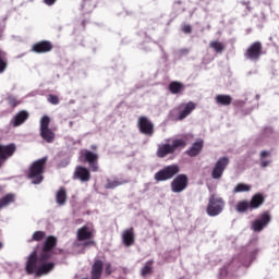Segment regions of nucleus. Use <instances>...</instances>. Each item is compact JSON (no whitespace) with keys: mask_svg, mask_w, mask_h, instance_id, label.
<instances>
[{"mask_svg":"<svg viewBox=\"0 0 279 279\" xmlns=\"http://www.w3.org/2000/svg\"><path fill=\"white\" fill-rule=\"evenodd\" d=\"M0 193H1V187H0Z\"/></svg>","mask_w":279,"mask_h":279,"instance_id":"46","label":"nucleus"},{"mask_svg":"<svg viewBox=\"0 0 279 279\" xmlns=\"http://www.w3.org/2000/svg\"><path fill=\"white\" fill-rule=\"evenodd\" d=\"M235 210L236 213H247L248 210H252V207L248 201H240L235 206Z\"/></svg>","mask_w":279,"mask_h":279,"instance_id":"29","label":"nucleus"},{"mask_svg":"<svg viewBox=\"0 0 279 279\" xmlns=\"http://www.w3.org/2000/svg\"><path fill=\"white\" fill-rule=\"evenodd\" d=\"M93 236H95V234H94L93 230H90V228H88V226H83L80 229H77V231H76V239L80 242L90 241V239H93Z\"/></svg>","mask_w":279,"mask_h":279,"instance_id":"16","label":"nucleus"},{"mask_svg":"<svg viewBox=\"0 0 279 279\" xmlns=\"http://www.w3.org/2000/svg\"><path fill=\"white\" fill-rule=\"evenodd\" d=\"M27 119H29V112H27L25 110L19 111L13 117V120H12L13 128H20V125H23V123H25V121H27Z\"/></svg>","mask_w":279,"mask_h":279,"instance_id":"19","label":"nucleus"},{"mask_svg":"<svg viewBox=\"0 0 279 279\" xmlns=\"http://www.w3.org/2000/svg\"><path fill=\"white\" fill-rule=\"evenodd\" d=\"M8 69V53L0 50V73H3Z\"/></svg>","mask_w":279,"mask_h":279,"instance_id":"32","label":"nucleus"},{"mask_svg":"<svg viewBox=\"0 0 279 279\" xmlns=\"http://www.w3.org/2000/svg\"><path fill=\"white\" fill-rule=\"evenodd\" d=\"M39 134L46 143H53V141H56V133L51 129L40 130Z\"/></svg>","mask_w":279,"mask_h":279,"instance_id":"22","label":"nucleus"},{"mask_svg":"<svg viewBox=\"0 0 279 279\" xmlns=\"http://www.w3.org/2000/svg\"><path fill=\"white\" fill-rule=\"evenodd\" d=\"M209 47L216 51V53H223V50L226 49V46L221 41H210Z\"/></svg>","mask_w":279,"mask_h":279,"instance_id":"33","label":"nucleus"},{"mask_svg":"<svg viewBox=\"0 0 279 279\" xmlns=\"http://www.w3.org/2000/svg\"><path fill=\"white\" fill-rule=\"evenodd\" d=\"M50 123H51V119L49 118V116L41 117L39 131L40 130H49V124Z\"/></svg>","mask_w":279,"mask_h":279,"instance_id":"36","label":"nucleus"},{"mask_svg":"<svg viewBox=\"0 0 279 279\" xmlns=\"http://www.w3.org/2000/svg\"><path fill=\"white\" fill-rule=\"evenodd\" d=\"M5 102L7 106L9 108V110L12 112L17 106H21V100H19V98H16V96L14 95H9L5 98Z\"/></svg>","mask_w":279,"mask_h":279,"instance_id":"26","label":"nucleus"},{"mask_svg":"<svg viewBox=\"0 0 279 279\" xmlns=\"http://www.w3.org/2000/svg\"><path fill=\"white\" fill-rule=\"evenodd\" d=\"M122 243L125 247H132L136 243V235H134V228H129L122 232Z\"/></svg>","mask_w":279,"mask_h":279,"instance_id":"15","label":"nucleus"},{"mask_svg":"<svg viewBox=\"0 0 279 279\" xmlns=\"http://www.w3.org/2000/svg\"><path fill=\"white\" fill-rule=\"evenodd\" d=\"M48 101L52 106H58V104H60V98L58 96L53 95V94H49L48 95Z\"/></svg>","mask_w":279,"mask_h":279,"instance_id":"37","label":"nucleus"},{"mask_svg":"<svg viewBox=\"0 0 279 279\" xmlns=\"http://www.w3.org/2000/svg\"><path fill=\"white\" fill-rule=\"evenodd\" d=\"M195 109V102L190 101L184 106V109L179 112L178 121H183Z\"/></svg>","mask_w":279,"mask_h":279,"instance_id":"21","label":"nucleus"},{"mask_svg":"<svg viewBox=\"0 0 279 279\" xmlns=\"http://www.w3.org/2000/svg\"><path fill=\"white\" fill-rule=\"evenodd\" d=\"M234 106H243V101L238 100V101L234 102Z\"/></svg>","mask_w":279,"mask_h":279,"instance_id":"42","label":"nucleus"},{"mask_svg":"<svg viewBox=\"0 0 279 279\" xmlns=\"http://www.w3.org/2000/svg\"><path fill=\"white\" fill-rule=\"evenodd\" d=\"M169 90L172 95H180L185 88L184 84L178 81H173L169 84Z\"/></svg>","mask_w":279,"mask_h":279,"instance_id":"24","label":"nucleus"},{"mask_svg":"<svg viewBox=\"0 0 279 279\" xmlns=\"http://www.w3.org/2000/svg\"><path fill=\"white\" fill-rule=\"evenodd\" d=\"M123 184H125V182L119 181L118 179H114V180L108 179L107 183L105 185V189H111L112 190V189H117V186H121Z\"/></svg>","mask_w":279,"mask_h":279,"instance_id":"34","label":"nucleus"},{"mask_svg":"<svg viewBox=\"0 0 279 279\" xmlns=\"http://www.w3.org/2000/svg\"><path fill=\"white\" fill-rule=\"evenodd\" d=\"M47 157L40 158L35 160L29 169H28V173H27V178L29 180H33V184H40V182H43V180H45L44 173H45V169L47 168Z\"/></svg>","mask_w":279,"mask_h":279,"instance_id":"2","label":"nucleus"},{"mask_svg":"<svg viewBox=\"0 0 279 279\" xmlns=\"http://www.w3.org/2000/svg\"><path fill=\"white\" fill-rule=\"evenodd\" d=\"M10 204H14V194H7L0 198V210L1 208H5V206H10Z\"/></svg>","mask_w":279,"mask_h":279,"instance_id":"31","label":"nucleus"},{"mask_svg":"<svg viewBox=\"0 0 279 279\" xmlns=\"http://www.w3.org/2000/svg\"><path fill=\"white\" fill-rule=\"evenodd\" d=\"M226 208V201L216 194H211L208 199L206 207V213L209 217H218V215L223 213Z\"/></svg>","mask_w":279,"mask_h":279,"instance_id":"4","label":"nucleus"},{"mask_svg":"<svg viewBox=\"0 0 279 279\" xmlns=\"http://www.w3.org/2000/svg\"><path fill=\"white\" fill-rule=\"evenodd\" d=\"M268 223H271V214H269V211H264L252 222V230L254 232H263Z\"/></svg>","mask_w":279,"mask_h":279,"instance_id":"7","label":"nucleus"},{"mask_svg":"<svg viewBox=\"0 0 279 279\" xmlns=\"http://www.w3.org/2000/svg\"><path fill=\"white\" fill-rule=\"evenodd\" d=\"M58 246V238L56 235H48L44 243L41 244L40 252L38 253L37 245L36 248L28 255L25 271L28 276L35 274L36 278H40V276H47L49 271H53V267L56 264L47 263L53 256V250Z\"/></svg>","mask_w":279,"mask_h":279,"instance_id":"1","label":"nucleus"},{"mask_svg":"<svg viewBox=\"0 0 279 279\" xmlns=\"http://www.w3.org/2000/svg\"><path fill=\"white\" fill-rule=\"evenodd\" d=\"M90 149H93V151L97 150V145H92Z\"/></svg>","mask_w":279,"mask_h":279,"instance_id":"43","label":"nucleus"},{"mask_svg":"<svg viewBox=\"0 0 279 279\" xmlns=\"http://www.w3.org/2000/svg\"><path fill=\"white\" fill-rule=\"evenodd\" d=\"M252 191V185L245 184V183H238L234 189L233 193H250Z\"/></svg>","mask_w":279,"mask_h":279,"instance_id":"30","label":"nucleus"},{"mask_svg":"<svg viewBox=\"0 0 279 279\" xmlns=\"http://www.w3.org/2000/svg\"><path fill=\"white\" fill-rule=\"evenodd\" d=\"M53 50V44L49 40H41L32 46L31 51L34 53H49Z\"/></svg>","mask_w":279,"mask_h":279,"instance_id":"13","label":"nucleus"},{"mask_svg":"<svg viewBox=\"0 0 279 279\" xmlns=\"http://www.w3.org/2000/svg\"><path fill=\"white\" fill-rule=\"evenodd\" d=\"M2 248H3V243L0 242V250H2Z\"/></svg>","mask_w":279,"mask_h":279,"instance_id":"44","label":"nucleus"},{"mask_svg":"<svg viewBox=\"0 0 279 279\" xmlns=\"http://www.w3.org/2000/svg\"><path fill=\"white\" fill-rule=\"evenodd\" d=\"M228 165H230V159L228 157H220L211 171V178L213 180H221L223 175V171H226Z\"/></svg>","mask_w":279,"mask_h":279,"instance_id":"8","label":"nucleus"},{"mask_svg":"<svg viewBox=\"0 0 279 279\" xmlns=\"http://www.w3.org/2000/svg\"><path fill=\"white\" fill-rule=\"evenodd\" d=\"M180 173V166L178 165H170L163 167L161 170L155 173L154 180L156 182H167V180H172Z\"/></svg>","mask_w":279,"mask_h":279,"instance_id":"5","label":"nucleus"},{"mask_svg":"<svg viewBox=\"0 0 279 279\" xmlns=\"http://www.w3.org/2000/svg\"><path fill=\"white\" fill-rule=\"evenodd\" d=\"M263 53H265L263 52V43L255 41L247 47L244 52V57L246 60H251L252 62H258Z\"/></svg>","mask_w":279,"mask_h":279,"instance_id":"6","label":"nucleus"},{"mask_svg":"<svg viewBox=\"0 0 279 279\" xmlns=\"http://www.w3.org/2000/svg\"><path fill=\"white\" fill-rule=\"evenodd\" d=\"M105 274H106V276H111L112 275V264L107 263L105 265Z\"/></svg>","mask_w":279,"mask_h":279,"instance_id":"38","label":"nucleus"},{"mask_svg":"<svg viewBox=\"0 0 279 279\" xmlns=\"http://www.w3.org/2000/svg\"><path fill=\"white\" fill-rule=\"evenodd\" d=\"M102 274L104 262L101 259H95L90 270V279H101Z\"/></svg>","mask_w":279,"mask_h":279,"instance_id":"18","label":"nucleus"},{"mask_svg":"<svg viewBox=\"0 0 279 279\" xmlns=\"http://www.w3.org/2000/svg\"><path fill=\"white\" fill-rule=\"evenodd\" d=\"M182 32H183V34H191L193 32V27H191V25H189V24H185L182 27Z\"/></svg>","mask_w":279,"mask_h":279,"instance_id":"39","label":"nucleus"},{"mask_svg":"<svg viewBox=\"0 0 279 279\" xmlns=\"http://www.w3.org/2000/svg\"><path fill=\"white\" fill-rule=\"evenodd\" d=\"M215 101L218 106H230L232 104V96L230 95H217Z\"/></svg>","mask_w":279,"mask_h":279,"instance_id":"25","label":"nucleus"},{"mask_svg":"<svg viewBox=\"0 0 279 279\" xmlns=\"http://www.w3.org/2000/svg\"><path fill=\"white\" fill-rule=\"evenodd\" d=\"M82 156L84 161L88 163L90 171L96 173L99 171V155L90 150H83Z\"/></svg>","mask_w":279,"mask_h":279,"instance_id":"10","label":"nucleus"},{"mask_svg":"<svg viewBox=\"0 0 279 279\" xmlns=\"http://www.w3.org/2000/svg\"><path fill=\"white\" fill-rule=\"evenodd\" d=\"M16 154V144L11 143L9 145L0 144V165L3 166V162L12 158Z\"/></svg>","mask_w":279,"mask_h":279,"instance_id":"12","label":"nucleus"},{"mask_svg":"<svg viewBox=\"0 0 279 279\" xmlns=\"http://www.w3.org/2000/svg\"><path fill=\"white\" fill-rule=\"evenodd\" d=\"M186 147V137L177 138L172 141V144H163L157 149V158H167L169 154H175L178 149H184Z\"/></svg>","mask_w":279,"mask_h":279,"instance_id":"3","label":"nucleus"},{"mask_svg":"<svg viewBox=\"0 0 279 279\" xmlns=\"http://www.w3.org/2000/svg\"><path fill=\"white\" fill-rule=\"evenodd\" d=\"M172 193H182V191H186L189 186V177L186 174H179L177 175L171 184Z\"/></svg>","mask_w":279,"mask_h":279,"instance_id":"9","label":"nucleus"},{"mask_svg":"<svg viewBox=\"0 0 279 279\" xmlns=\"http://www.w3.org/2000/svg\"><path fill=\"white\" fill-rule=\"evenodd\" d=\"M137 128L144 136H154V123L145 116H141L137 120Z\"/></svg>","mask_w":279,"mask_h":279,"instance_id":"11","label":"nucleus"},{"mask_svg":"<svg viewBox=\"0 0 279 279\" xmlns=\"http://www.w3.org/2000/svg\"><path fill=\"white\" fill-rule=\"evenodd\" d=\"M90 245H95V242L94 240H87L86 242H84L83 246L84 247H90Z\"/></svg>","mask_w":279,"mask_h":279,"instance_id":"40","label":"nucleus"},{"mask_svg":"<svg viewBox=\"0 0 279 279\" xmlns=\"http://www.w3.org/2000/svg\"><path fill=\"white\" fill-rule=\"evenodd\" d=\"M73 180H80L81 182L90 181V170L83 166H77L74 170Z\"/></svg>","mask_w":279,"mask_h":279,"instance_id":"14","label":"nucleus"},{"mask_svg":"<svg viewBox=\"0 0 279 279\" xmlns=\"http://www.w3.org/2000/svg\"><path fill=\"white\" fill-rule=\"evenodd\" d=\"M1 167H2V166H1V163H0V169H1Z\"/></svg>","mask_w":279,"mask_h":279,"instance_id":"45","label":"nucleus"},{"mask_svg":"<svg viewBox=\"0 0 279 279\" xmlns=\"http://www.w3.org/2000/svg\"><path fill=\"white\" fill-rule=\"evenodd\" d=\"M271 156V151L268 150H262L259 154V160H260V168L265 169L266 167H269L271 165V160H265L264 158H269Z\"/></svg>","mask_w":279,"mask_h":279,"instance_id":"28","label":"nucleus"},{"mask_svg":"<svg viewBox=\"0 0 279 279\" xmlns=\"http://www.w3.org/2000/svg\"><path fill=\"white\" fill-rule=\"evenodd\" d=\"M251 210H256L265 204V196L260 193H256L252 196L251 202H248Z\"/></svg>","mask_w":279,"mask_h":279,"instance_id":"20","label":"nucleus"},{"mask_svg":"<svg viewBox=\"0 0 279 279\" xmlns=\"http://www.w3.org/2000/svg\"><path fill=\"white\" fill-rule=\"evenodd\" d=\"M154 274V259H149L145 263L144 267L141 269L142 278H147Z\"/></svg>","mask_w":279,"mask_h":279,"instance_id":"23","label":"nucleus"},{"mask_svg":"<svg viewBox=\"0 0 279 279\" xmlns=\"http://www.w3.org/2000/svg\"><path fill=\"white\" fill-rule=\"evenodd\" d=\"M56 1H58V0H44V3H45L46 5H54V4H56Z\"/></svg>","mask_w":279,"mask_h":279,"instance_id":"41","label":"nucleus"},{"mask_svg":"<svg viewBox=\"0 0 279 279\" xmlns=\"http://www.w3.org/2000/svg\"><path fill=\"white\" fill-rule=\"evenodd\" d=\"M44 239H47V233L45 231H35L32 235L31 241H36L37 243H40V241H44Z\"/></svg>","mask_w":279,"mask_h":279,"instance_id":"35","label":"nucleus"},{"mask_svg":"<svg viewBox=\"0 0 279 279\" xmlns=\"http://www.w3.org/2000/svg\"><path fill=\"white\" fill-rule=\"evenodd\" d=\"M56 202L58 206H64L66 204V190L60 187L56 194Z\"/></svg>","mask_w":279,"mask_h":279,"instance_id":"27","label":"nucleus"},{"mask_svg":"<svg viewBox=\"0 0 279 279\" xmlns=\"http://www.w3.org/2000/svg\"><path fill=\"white\" fill-rule=\"evenodd\" d=\"M204 149V140H198L192 144V146L185 151L186 156L190 158H195V156H199L202 150Z\"/></svg>","mask_w":279,"mask_h":279,"instance_id":"17","label":"nucleus"}]
</instances>
